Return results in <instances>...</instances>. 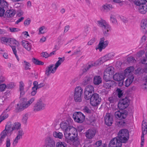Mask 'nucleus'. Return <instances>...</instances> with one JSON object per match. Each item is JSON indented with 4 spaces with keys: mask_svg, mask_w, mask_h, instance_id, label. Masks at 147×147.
I'll list each match as a JSON object with an SVG mask.
<instances>
[{
    "mask_svg": "<svg viewBox=\"0 0 147 147\" xmlns=\"http://www.w3.org/2000/svg\"><path fill=\"white\" fill-rule=\"evenodd\" d=\"M32 61L35 64L37 65H42L44 64V63L35 58L32 59Z\"/></svg>",
    "mask_w": 147,
    "mask_h": 147,
    "instance_id": "41",
    "label": "nucleus"
},
{
    "mask_svg": "<svg viewBox=\"0 0 147 147\" xmlns=\"http://www.w3.org/2000/svg\"><path fill=\"white\" fill-rule=\"evenodd\" d=\"M1 42L2 43L6 44L7 43L8 45L9 38H7L6 37H2L1 39Z\"/></svg>",
    "mask_w": 147,
    "mask_h": 147,
    "instance_id": "49",
    "label": "nucleus"
},
{
    "mask_svg": "<svg viewBox=\"0 0 147 147\" xmlns=\"http://www.w3.org/2000/svg\"><path fill=\"white\" fill-rule=\"evenodd\" d=\"M45 102L40 99L34 104L33 108V111L35 112L41 111L45 109Z\"/></svg>",
    "mask_w": 147,
    "mask_h": 147,
    "instance_id": "5",
    "label": "nucleus"
},
{
    "mask_svg": "<svg viewBox=\"0 0 147 147\" xmlns=\"http://www.w3.org/2000/svg\"><path fill=\"white\" fill-rule=\"evenodd\" d=\"M12 108L11 107H10V106H9L8 108L6 109V110L4 111V112L0 116V118L1 119L0 121H2L3 120L7 118L8 117V115L7 113H5V112L7 111H9Z\"/></svg>",
    "mask_w": 147,
    "mask_h": 147,
    "instance_id": "29",
    "label": "nucleus"
},
{
    "mask_svg": "<svg viewBox=\"0 0 147 147\" xmlns=\"http://www.w3.org/2000/svg\"><path fill=\"white\" fill-rule=\"evenodd\" d=\"M113 79L116 81L123 80L124 78V74L123 73H116L113 76Z\"/></svg>",
    "mask_w": 147,
    "mask_h": 147,
    "instance_id": "22",
    "label": "nucleus"
},
{
    "mask_svg": "<svg viewBox=\"0 0 147 147\" xmlns=\"http://www.w3.org/2000/svg\"><path fill=\"white\" fill-rule=\"evenodd\" d=\"M7 7V3L3 1L0 3V16H3L5 11Z\"/></svg>",
    "mask_w": 147,
    "mask_h": 147,
    "instance_id": "18",
    "label": "nucleus"
},
{
    "mask_svg": "<svg viewBox=\"0 0 147 147\" xmlns=\"http://www.w3.org/2000/svg\"><path fill=\"white\" fill-rule=\"evenodd\" d=\"M9 29L10 31L11 32H15L19 31L20 30V29L16 28H10Z\"/></svg>",
    "mask_w": 147,
    "mask_h": 147,
    "instance_id": "54",
    "label": "nucleus"
},
{
    "mask_svg": "<svg viewBox=\"0 0 147 147\" xmlns=\"http://www.w3.org/2000/svg\"><path fill=\"white\" fill-rule=\"evenodd\" d=\"M134 68L132 66L128 67L126 69L124 72V75L125 76H128L131 75V72L134 70Z\"/></svg>",
    "mask_w": 147,
    "mask_h": 147,
    "instance_id": "27",
    "label": "nucleus"
},
{
    "mask_svg": "<svg viewBox=\"0 0 147 147\" xmlns=\"http://www.w3.org/2000/svg\"><path fill=\"white\" fill-rule=\"evenodd\" d=\"M60 127L63 131L64 132L67 128H69L71 126L70 125L69 122L68 121H63L60 124Z\"/></svg>",
    "mask_w": 147,
    "mask_h": 147,
    "instance_id": "21",
    "label": "nucleus"
},
{
    "mask_svg": "<svg viewBox=\"0 0 147 147\" xmlns=\"http://www.w3.org/2000/svg\"><path fill=\"white\" fill-rule=\"evenodd\" d=\"M13 130V126H12V123L11 122L7 123L6 125L5 129L1 133L6 136L7 134L11 135L12 133V131Z\"/></svg>",
    "mask_w": 147,
    "mask_h": 147,
    "instance_id": "12",
    "label": "nucleus"
},
{
    "mask_svg": "<svg viewBox=\"0 0 147 147\" xmlns=\"http://www.w3.org/2000/svg\"><path fill=\"white\" fill-rule=\"evenodd\" d=\"M102 143V141L101 140H99L96 142L94 144V146L96 147H98L101 145Z\"/></svg>",
    "mask_w": 147,
    "mask_h": 147,
    "instance_id": "63",
    "label": "nucleus"
},
{
    "mask_svg": "<svg viewBox=\"0 0 147 147\" xmlns=\"http://www.w3.org/2000/svg\"><path fill=\"white\" fill-rule=\"evenodd\" d=\"M22 138L18 136H17L15 138V139L13 141V145L14 146H15L17 144L18 142V141L20 139Z\"/></svg>",
    "mask_w": 147,
    "mask_h": 147,
    "instance_id": "46",
    "label": "nucleus"
},
{
    "mask_svg": "<svg viewBox=\"0 0 147 147\" xmlns=\"http://www.w3.org/2000/svg\"><path fill=\"white\" fill-rule=\"evenodd\" d=\"M140 26L141 29L144 32H147V20H142L141 22Z\"/></svg>",
    "mask_w": 147,
    "mask_h": 147,
    "instance_id": "23",
    "label": "nucleus"
},
{
    "mask_svg": "<svg viewBox=\"0 0 147 147\" xmlns=\"http://www.w3.org/2000/svg\"><path fill=\"white\" fill-rule=\"evenodd\" d=\"M53 135L54 137L60 139H62L63 137L62 133L58 131L54 132Z\"/></svg>",
    "mask_w": 147,
    "mask_h": 147,
    "instance_id": "37",
    "label": "nucleus"
},
{
    "mask_svg": "<svg viewBox=\"0 0 147 147\" xmlns=\"http://www.w3.org/2000/svg\"><path fill=\"white\" fill-rule=\"evenodd\" d=\"M127 114L126 112H121L119 111H117L115 113L116 118L120 119H125L127 116Z\"/></svg>",
    "mask_w": 147,
    "mask_h": 147,
    "instance_id": "19",
    "label": "nucleus"
},
{
    "mask_svg": "<svg viewBox=\"0 0 147 147\" xmlns=\"http://www.w3.org/2000/svg\"><path fill=\"white\" fill-rule=\"evenodd\" d=\"M94 91L93 86L91 85H88L86 86L84 90V97L87 100H89L90 97L92 95V93Z\"/></svg>",
    "mask_w": 147,
    "mask_h": 147,
    "instance_id": "7",
    "label": "nucleus"
},
{
    "mask_svg": "<svg viewBox=\"0 0 147 147\" xmlns=\"http://www.w3.org/2000/svg\"><path fill=\"white\" fill-rule=\"evenodd\" d=\"M26 99L25 98H23L22 99V100L17 105V109L18 111H21L28 107L26 104Z\"/></svg>",
    "mask_w": 147,
    "mask_h": 147,
    "instance_id": "14",
    "label": "nucleus"
},
{
    "mask_svg": "<svg viewBox=\"0 0 147 147\" xmlns=\"http://www.w3.org/2000/svg\"><path fill=\"white\" fill-rule=\"evenodd\" d=\"M117 92L118 93V96L119 98H121L122 95V91L119 88H117Z\"/></svg>",
    "mask_w": 147,
    "mask_h": 147,
    "instance_id": "61",
    "label": "nucleus"
},
{
    "mask_svg": "<svg viewBox=\"0 0 147 147\" xmlns=\"http://www.w3.org/2000/svg\"><path fill=\"white\" fill-rule=\"evenodd\" d=\"M21 124L18 122L15 123L13 125V130H18L19 129H21Z\"/></svg>",
    "mask_w": 147,
    "mask_h": 147,
    "instance_id": "40",
    "label": "nucleus"
},
{
    "mask_svg": "<svg viewBox=\"0 0 147 147\" xmlns=\"http://www.w3.org/2000/svg\"><path fill=\"white\" fill-rule=\"evenodd\" d=\"M16 47L17 46H12V47H11V48L12 49V50L13 51V54L15 55L16 58H17L18 60V61L19 59H18V57L17 56V53H16L17 51H16Z\"/></svg>",
    "mask_w": 147,
    "mask_h": 147,
    "instance_id": "50",
    "label": "nucleus"
},
{
    "mask_svg": "<svg viewBox=\"0 0 147 147\" xmlns=\"http://www.w3.org/2000/svg\"><path fill=\"white\" fill-rule=\"evenodd\" d=\"M64 134L66 138L69 140L71 138H73L72 136H76L78 135L76 129L72 126L65 131Z\"/></svg>",
    "mask_w": 147,
    "mask_h": 147,
    "instance_id": "3",
    "label": "nucleus"
},
{
    "mask_svg": "<svg viewBox=\"0 0 147 147\" xmlns=\"http://www.w3.org/2000/svg\"><path fill=\"white\" fill-rule=\"evenodd\" d=\"M110 18L111 21L114 24H116L117 21L115 17L114 16L111 15V16Z\"/></svg>",
    "mask_w": 147,
    "mask_h": 147,
    "instance_id": "60",
    "label": "nucleus"
},
{
    "mask_svg": "<svg viewBox=\"0 0 147 147\" xmlns=\"http://www.w3.org/2000/svg\"><path fill=\"white\" fill-rule=\"evenodd\" d=\"M28 114L27 113H26L23 114L22 115V122L23 123L25 124L27 122V120L28 118Z\"/></svg>",
    "mask_w": 147,
    "mask_h": 147,
    "instance_id": "44",
    "label": "nucleus"
},
{
    "mask_svg": "<svg viewBox=\"0 0 147 147\" xmlns=\"http://www.w3.org/2000/svg\"><path fill=\"white\" fill-rule=\"evenodd\" d=\"M6 88V85L5 84L0 83V91H2Z\"/></svg>",
    "mask_w": 147,
    "mask_h": 147,
    "instance_id": "58",
    "label": "nucleus"
},
{
    "mask_svg": "<svg viewBox=\"0 0 147 147\" xmlns=\"http://www.w3.org/2000/svg\"><path fill=\"white\" fill-rule=\"evenodd\" d=\"M134 3L136 5L138 6V8L139 12L142 13L144 14L147 11V6L145 4H143L141 1V0L134 1Z\"/></svg>",
    "mask_w": 147,
    "mask_h": 147,
    "instance_id": "8",
    "label": "nucleus"
},
{
    "mask_svg": "<svg viewBox=\"0 0 147 147\" xmlns=\"http://www.w3.org/2000/svg\"><path fill=\"white\" fill-rule=\"evenodd\" d=\"M92 80V78L90 75L87 76L84 78L82 84L84 85H86L89 83Z\"/></svg>",
    "mask_w": 147,
    "mask_h": 147,
    "instance_id": "30",
    "label": "nucleus"
},
{
    "mask_svg": "<svg viewBox=\"0 0 147 147\" xmlns=\"http://www.w3.org/2000/svg\"><path fill=\"white\" fill-rule=\"evenodd\" d=\"M113 117L109 113H107L105 117V124L108 126H110L113 121Z\"/></svg>",
    "mask_w": 147,
    "mask_h": 147,
    "instance_id": "17",
    "label": "nucleus"
},
{
    "mask_svg": "<svg viewBox=\"0 0 147 147\" xmlns=\"http://www.w3.org/2000/svg\"><path fill=\"white\" fill-rule=\"evenodd\" d=\"M22 45L28 51H30L31 49V45L28 41L22 40Z\"/></svg>",
    "mask_w": 147,
    "mask_h": 147,
    "instance_id": "26",
    "label": "nucleus"
},
{
    "mask_svg": "<svg viewBox=\"0 0 147 147\" xmlns=\"http://www.w3.org/2000/svg\"><path fill=\"white\" fill-rule=\"evenodd\" d=\"M24 134V133L23 132L22 129H19L18 131L17 136L22 138V136H23Z\"/></svg>",
    "mask_w": 147,
    "mask_h": 147,
    "instance_id": "51",
    "label": "nucleus"
},
{
    "mask_svg": "<svg viewBox=\"0 0 147 147\" xmlns=\"http://www.w3.org/2000/svg\"><path fill=\"white\" fill-rule=\"evenodd\" d=\"M115 54L114 53L111 52L106 55L108 58L109 59H110L113 57L115 56Z\"/></svg>",
    "mask_w": 147,
    "mask_h": 147,
    "instance_id": "57",
    "label": "nucleus"
},
{
    "mask_svg": "<svg viewBox=\"0 0 147 147\" xmlns=\"http://www.w3.org/2000/svg\"><path fill=\"white\" fill-rule=\"evenodd\" d=\"M53 66L54 65L52 64L46 67L45 74L47 76H49L51 74H54L56 71L57 68L55 67H53Z\"/></svg>",
    "mask_w": 147,
    "mask_h": 147,
    "instance_id": "15",
    "label": "nucleus"
},
{
    "mask_svg": "<svg viewBox=\"0 0 147 147\" xmlns=\"http://www.w3.org/2000/svg\"><path fill=\"white\" fill-rule=\"evenodd\" d=\"M16 13V11L13 9L8 10L6 11L5 15L7 17L10 18L14 16Z\"/></svg>",
    "mask_w": 147,
    "mask_h": 147,
    "instance_id": "33",
    "label": "nucleus"
},
{
    "mask_svg": "<svg viewBox=\"0 0 147 147\" xmlns=\"http://www.w3.org/2000/svg\"><path fill=\"white\" fill-rule=\"evenodd\" d=\"M115 84L113 81L109 80L105 81L104 82L103 86L106 88H109Z\"/></svg>",
    "mask_w": 147,
    "mask_h": 147,
    "instance_id": "25",
    "label": "nucleus"
},
{
    "mask_svg": "<svg viewBox=\"0 0 147 147\" xmlns=\"http://www.w3.org/2000/svg\"><path fill=\"white\" fill-rule=\"evenodd\" d=\"M77 136H72L73 138H70V140L71 141H73V144L74 145L77 146H78L80 144V140L77 137Z\"/></svg>",
    "mask_w": 147,
    "mask_h": 147,
    "instance_id": "34",
    "label": "nucleus"
},
{
    "mask_svg": "<svg viewBox=\"0 0 147 147\" xmlns=\"http://www.w3.org/2000/svg\"><path fill=\"white\" fill-rule=\"evenodd\" d=\"M74 121L78 123H82L85 119V116L80 112H75L73 114Z\"/></svg>",
    "mask_w": 147,
    "mask_h": 147,
    "instance_id": "9",
    "label": "nucleus"
},
{
    "mask_svg": "<svg viewBox=\"0 0 147 147\" xmlns=\"http://www.w3.org/2000/svg\"><path fill=\"white\" fill-rule=\"evenodd\" d=\"M114 68L112 67H109L107 68L104 72L106 73L111 76L114 73Z\"/></svg>",
    "mask_w": 147,
    "mask_h": 147,
    "instance_id": "38",
    "label": "nucleus"
},
{
    "mask_svg": "<svg viewBox=\"0 0 147 147\" xmlns=\"http://www.w3.org/2000/svg\"><path fill=\"white\" fill-rule=\"evenodd\" d=\"M45 144L46 147H55L54 140L49 136H47L45 138Z\"/></svg>",
    "mask_w": 147,
    "mask_h": 147,
    "instance_id": "13",
    "label": "nucleus"
},
{
    "mask_svg": "<svg viewBox=\"0 0 147 147\" xmlns=\"http://www.w3.org/2000/svg\"><path fill=\"white\" fill-rule=\"evenodd\" d=\"M109 43L108 41L107 40L105 41V38L102 37L100 39L98 45V48H96V50L98 49L101 52L102 49H105L108 46Z\"/></svg>",
    "mask_w": 147,
    "mask_h": 147,
    "instance_id": "11",
    "label": "nucleus"
},
{
    "mask_svg": "<svg viewBox=\"0 0 147 147\" xmlns=\"http://www.w3.org/2000/svg\"><path fill=\"white\" fill-rule=\"evenodd\" d=\"M15 86L14 83L13 82H11L8 84L6 86V88L8 89H11L13 88Z\"/></svg>",
    "mask_w": 147,
    "mask_h": 147,
    "instance_id": "55",
    "label": "nucleus"
},
{
    "mask_svg": "<svg viewBox=\"0 0 147 147\" xmlns=\"http://www.w3.org/2000/svg\"><path fill=\"white\" fill-rule=\"evenodd\" d=\"M31 22V20L29 18H28L24 22V25L25 26H28Z\"/></svg>",
    "mask_w": 147,
    "mask_h": 147,
    "instance_id": "59",
    "label": "nucleus"
},
{
    "mask_svg": "<svg viewBox=\"0 0 147 147\" xmlns=\"http://www.w3.org/2000/svg\"><path fill=\"white\" fill-rule=\"evenodd\" d=\"M59 60L55 64V67L57 68L61 64V63L63 62L65 59V57H63L62 58L59 57Z\"/></svg>",
    "mask_w": 147,
    "mask_h": 147,
    "instance_id": "39",
    "label": "nucleus"
},
{
    "mask_svg": "<svg viewBox=\"0 0 147 147\" xmlns=\"http://www.w3.org/2000/svg\"><path fill=\"white\" fill-rule=\"evenodd\" d=\"M141 62L142 64H147V57L144 58L142 59L141 60Z\"/></svg>",
    "mask_w": 147,
    "mask_h": 147,
    "instance_id": "64",
    "label": "nucleus"
},
{
    "mask_svg": "<svg viewBox=\"0 0 147 147\" xmlns=\"http://www.w3.org/2000/svg\"><path fill=\"white\" fill-rule=\"evenodd\" d=\"M129 104V100L127 98L123 99L120 101L118 105V107L120 110H123L127 108Z\"/></svg>",
    "mask_w": 147,
    "mask_h": 147,
    "instance_id": "10",
    "label": "nucleus"
},
{
    "mask_svg": "<svg viewBox=\"0 0 147 147\" xmlns=\"http://www.w3.org/2000/svg\"><path fill=\"white\" fill-rule=\"evenodd\" d=\"M83 89L80 86L77 87L75 89L74 92V99L76 102L82 101V97Z\"/></svg>",
    "mask_w": 147,
    "mask_h": 147,
    "instance_id": "4",
    "label": "nucleus"
},
{
    "mask_svg": "<svg viewBox=\"0 0 147 147\" xmlns=\"http://www.w3.org/2000/svg\"><path fill=\"white\" fill-rule=\"evenodd\" d=\"M113 8L112 5L111 4L106 3L102 6V9L104 12H108Z\"/></svg>",
    "mask_w": 147,
    "mask_h": 147,
    "instance_id": "20",
    "label": "nucleus"
},
{
    "mask_svg": "<svg viewBox=\"0 0 147 147\" xmlns=\"http://www.w3.org/2000/svg\"><path fill=\"white\" fill-rule=\"evenodd\" d=\"M46 29L45 27L44 26L40 27L39 28V32L41 34H44L46 32Z\"/></svg>",
    "mask_w": 147,
    "mask_h": 147,
    "instance_id": "53",
    "label": "nucleus"
},
{
    "mask_svg": "<svg viewBox=\"0 0 147 147\" xmlns=\"http://www.w3.org/2000/svg\"><path fill=\"white\" fill-rule=\"evenodd\" d=\"M90 103L92 106H95L99 105L101 100V99L99 95L97 93H94L90 97Z\"/></svg>",
    "mask_w": 147,
    "mask_h": 147,
    "instance_id": "6",
    "label": "nucleus"
},
{
    "mask_svg": "<svg viewBox=\"0 0 147 147\" xmlns=\"http://www.w3.org/2000/svg\"><path fill=\"white\" fill-rule=\"evenodd\" d=\"M102 82V78L100 76H96L93 78V83L94 85H98Z\"/></svg>",
    "mask_w": 147,
    "mask_h": 147,
    "instance_id": "28",
    "label": "nucleus"
},
{
    "mask_svg": "<svg viewBox=\"0 0 147 147\" xmlns=\"http://www.w3.org/2000/svg\"><path fill=\"white\" fill-rule=\"evenodd\" d=\"M35 100L34 97L30 98L28 101L25 102L26 104L28 107Z\"/></svg>",
    "mask_w": 147,
    "mask_h": 147,
    "instance_id": "45",
    "label": "nucleus"
},
{
    "mask_svg": "<svg viewBox=\"0 0 147 147\" xmlns=\"http://www.w3.org/2000/svg\"><path fill=\"white\" fill-rule=\"evenodd\" d=\"M97 22L98 25L101 28L104 36H108L109 35V32L111 30L110 26L104 20H101L98 21Z\"/></svg>",
    "mask_w": 147,
    "mask_h": 147,
    "instance_id": "2",
    "label": "nucleus"
},
{
    "mask_svg": "<svg viewBox=\"0 0 147 147\" xmlns=\"http://www.w3.org/2000/svg\"><path fill=\"white\" fill-rule=\"evenodd\" d=\"M96 131L93 128L89 129L85 132L86 137L88 139L92 138L95 136Z\"/></svg>",
    "mask_w": 147,
    "mask_h": 147,
    "instance_id": "16",
    "label": "nucleus"
},
{
    "mask_svg": "<svg viewBox=\"0 0 147 147\" xmlns=\"http://www.w3.org/2000/svg\"><path fill=\"white\" fill-rule=\"evenodd\" d=\"M8 45L10 47L12 46H18L19 44L18 42L14 38H9Z\"/></svg>",
    "mask_w": 147,
    "mask_h": 147,
    "instance_id": "24",
    "label": "nucleus"
},
{
    "mask_svg": "<svg viewBox=\"0 0 147 147\" xmlns=\"http://www.w3.org/2000/svg\"><path fill=\"white\" fill-rule=\"evenodd\" d=\"M110 75L104 72V75L103 76V78L105 81H107L110 80L109 79V77L110 76Z\"/></svg>",
    "mask_w": 147,
    "mask_h": 147,
    "instance_id": "48",
    "label": "nucleus"
},
{
    "mask_svg": "<svg viewBox=\"0 0 147 147\" xmlns=\"http://www.w3.org/2000/svg\"><path fill=\"white\" fill-rule=\"evenodd\" d=\"M41 55L43 57L45 58H47L49 57V54L46 52H42L41 53Z\"/></svg>",
    "mask_w": 147,
    "mask_h": 147,
    "instance_id": "62",
    "label": "nucleus"
},
{
    "mask_svg": "<svg viewBox=\"0 0 147 147\" xmlns=\"http://www.w3.org/2000/svg\"><path fill=\"white\" fill-rule=\"evenodd\" d=\"M5 144L6 147H10L11 146L10 139L7 137L5 140Z\"/></svg>",
    "mask_w": 147,
    "mask_h": 147,
    "instance_id": "47",
    "label": "nucleus"
},
{
    "mask_svg": "<svg viewBox=\"0 0 147 147\" xmlns=\"http://www.w3.org/2000/svg\"><path fill=\"white\" fill-rule=\"evenodd\" d=\"M109 60L106 55L101 58L100 59L98 60L95 62V64L96 65H99Z\"/></svg>",
    "mask_w": 147,
    "mask_h": 147,
    "instance_id": "32",
    "label": "nucleus"
},
{
    "mask_svg": "<svg viewBox=\"0 0 147 147\" xmlns=\"http://www.w3.org/2000/svg\"><path fill=\"white\" fill-rule=\"evenodd\" d=\"M128 130L122 129L119 132L117 137L112 139L109 144V147H121L122 143H125L129 139Z\"/></svg>",
    "mask_w": 147,
    "mask_h": 147,
    "instance_id": "1",
    "label": "nucleus"
},
{
    "mask_svg": "<svg viewBox=\"0 0 147 147\" xmlns=\"http://www.w3.org/2000/svg\"><path fill=\"white\" fill-rule=\"evenodd\" d=\"M134 79V77L133 75H131L130 77H128L125 81V86L126 87H128L132 83L133 80Z\"/></svg>",
    "mask_w": 147,
    "mask_h": 147,
    "instance_id": "35",
    "label": "nucleus"
},
{
    "mask_svg": "<svg viewBox=\"0 0 147 147\" xmlns=\"http://www.w3.org/2000/svg\"><path fill=\"white\" fill-rule=\"evenodd\" d=\"M1 137L0 138V144H2V142L4 141L6 136L1 133L0 134Z\"/></svg>",
    "mask_w": 147,
    "mask_h": 147,
    "instance_id": "56",
    "label": "nucleus"
},
{
    "mask_svg": "<svg viewBox=\"0 0 147 147\" xmlns=\"http://www.w3.org/2000/svg\"><path fill=\"white\" fill-rule=\"evenodd\" d=\"M67 145L64 142H57L56 144V147H66Z\"/></svg>",
    "mask_w": 147,
    "mask_h": 147,
    "instance_id": "43",
    "label": "nucleus"
},
{
    "mask_svg": "<svg viewBox=\"0 0 147 147\" xmlns=\"http://www.w3.org/2000/svg\"><path fill=\"white\" fill-rule=\"evenodd\" d=\"M95 65H97L95 64L94 63V64L92 63H90V64L86 65V66L84 67V69H82V71L83 72H86L90 69L92 68Z\"/></svg>",
    "mask_w": 147,
    "mask_h": 147,
    "instance_id": "36",
    "label": "nucleus"
},
{
    "mask_svg": "<svg viewBox=\"0 0 147 147\" xmlns=\"http://www.w3.org/2000/svg\"><path fill=\"white\" fill-rule=\"evenodd\" d=\"M83 111L84 112L87 113H91V111L89 108L87 106L84 107L83 109Z\"/></svg>",
    "mask_w": 147,
    "mask_h": 147,
    "instance_id": "52",
    "label": "nucleus"
},
{
    "mask_svg": "<svg viewBox=\"0 0 147 147\" xmlns=\"http://www.w3.org/2000/svg\"><path fill=\"white\" fill-rule=\"evenodd\" d=\"M24 84L22 81L20 82L19 90L20 92V96H23L25 94V92L24 89Z\"/></svg>",
    "mask_w": 147,
    "mask_h": 147,
    "instance_id": "31",
    "label": "nucleus"
},
{
    "mask_svg": "<svg viewBox=\"0 0 147 147\" xmlns=\"http://www.w3.org/2000/svg\"><path fill=\"white\" fill-rule=\"evenodd\" d=\"M24 69L25 70L28 69H30V67L31 66V65L29 63H28L25 61H24Z\"/></svg>",
    "mask_w": 147,
    "mask_h": 147,
    "instance_id": "42",
    "label": "nucleus"
}]
</instances>
